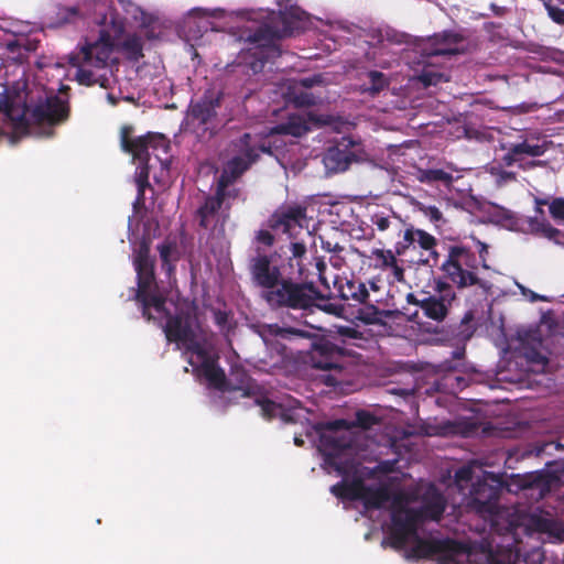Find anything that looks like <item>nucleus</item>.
<instances>
[{"mask_svg":"<svg viewBox=\"0 0 564 564\" xmlns=\"http://www.w3.org/2000/svg\"><path fill=\"white\" fill-rule=\"evenodd\" d=\"M367 78L369 79V85L362 84L360 86L361 93H368L373 96L388 86V80L382 73L369 72L367 73Z\"/></svg>","mask_w":564,"mask_h":564,"instance_id":"30","label":"nucleus"},{"mask_svg":"<svg viewBox=\"0 0 564 564\" xmlns=\"http://www.w3.org/2000/svg\"><path fill=\"white\" fill-rule=\"evenodd\" d=\"M491 9L494 10L495 14H497V15L502 14V12L505 10L503 8H500V7L496 6V4H492Z\"/></svg>","mask_w":564,"mask_h":564,"instance_id":"57","label":"nucleus"},{"mask_svg":"<svg viewBox=\"0 0 564 564\" xmlns=\"http://www.w3.org/2000/svg\"><path fill=\"white\" fill-rule=\"evenodd\" d=\"M275 1L279 7L278 15L263 9L229 12L220 8H194L183 18V30H189L194 25L216 29L213 20L220 21L221 26L231 23L241 24L245 31L240 39L253 46L241 53L239 63L249 65L252 72L257 73L263 67L264 46L272 39L308 29H321L322 20L310 17L293 0Z\"/></svg>","mask_w":564,"mask_h":564,"instance_id":"3","label":"nucleus"},{"mask_svg":"<svg viewBox=\"0 0 564 564\" xmlns=\"http://www.w3.org/2000/svg\"><path fill=\"white\" fill-rule=\"evenodd\" d=\"M390 500L393 501V496L387 485L378 487L366 485L362 503L367 509H380Z\"/></svg>","mask_w":564,"mask_h":564,"instance_id":"26","label":"nucleus"},{"mask_svg":"<svg viewBox=\"0 0 564 564\" xmlns=\"http://www.w3.org/2000/svg\"><path fill=\"white\" fill-rule=\"evenodd\" d=\"M332 423H350L347 420L339 419L335 420ZM355 423H379V417L376 415L372 410H359L356 412V422Z\"/></svg>","mask_w":564,"mask_h":564,"instance_id":"35","label":"nucleus"},{"mask_svg":"<svg viewBox=\"0 0 564 564\" xmlns=\"http://www.w3.org/2000/svg\"><path fill=\"white\" fill-rule=\"evenodd\" d=\"M41 76L32 84L7 82V89L0 96V135H9L14 142L24 134L30 124L41 126L40 135H52V127L68 117L67 96L58 83L50 87L42 85Z\"/></svg>","mask_w":564,"mask_h":564,"instance_id":"4","label":"nucleus"},{"mask_svg":"<svg viewBox=\"0 0 564 564\" xmlns=\"http://www.w3.org/2000/svg\"><path fill=\"white\" fill-rule=\"evenodd\" d=\"M251 272L254 281L267 291L263 296L272 306L286 305L295 308L310 307L317 295L313 282L302 285L280 280L279 268L268 257L253 260Z\"/></svg>","mask_w":564,"mask_h":564,"instance_id":"7","label":"nucleus"},{"mask_svg":"<svg viewBox=\"0 0 564 564\" xmlns=\"http://www.w3.org/2000/svg\"><path fill=\"white\" fill-rule=\"evenodd\" d=\"M406 497L403 492L393 495L391 525L389 529L390 545L403 549L411 535L416 533V527L422 521L417 509L406 508Z\"/></svg>","mask_w":564,"mask_h":564,"instance_id":"10","label":"nucleus"},{"mask_svg":"<svg viewBox=\"0 0 564 564\" xmlns=\"http://www.w3.org/2000/svg\"><path fill=\"white\" fill-rule=\"evenodd\" d=\"M294 444H295L296 446H303L304 441H303V438H301L300 436H295V437H294Z\"/></svg>","mask_w":564,"mask_h":564,"instance_id":"59","label":"nucleus"},{"mask_svg":"<svg viewBox=\"0 0 564 564\" xmlns=\"http://www.w3.org/2000/svg\"><path fill=\"white\" fill-rule=\"evenodd\" d=\"M258 240L264 245H271L273 237L269 231L261 230L257 236Z\"/></svg>","mask_w":564,"mask_h":564,"instance_id":"49","label":"nucleus"},{"mask_svg":"<svg viewBox=\"0 0 564 564\" xmlns=\"http://www.w3.org/2000/svg\"><path fill=\"white\" fill-rule=\"evenodd\" d=\"M435 238L421 230L409 228L403 234V242H399L398 252L402 253L405 251H419L422 250V254L419 262L430 263L431 259L436 256L435 252Z\"/></svg>","mask_w":564,"mask_h":564,"instance_id":"16","label":"nucleus"},{"mask_svg":"<svg viewBox=\"0 0 564 564\" xmlns=\"http://www.w3.org/2000/svg\"><path fill=\"white\" fill-rule=\"evenodd\" d=\"M220 96V89L213 86L198 101L193 102L183 122L184 131H189L198 138L212 134L215 128V108L218 106Z\"/></svg>","mask_w":564,"mask_h":564,"instance_id":"11","label":"nucleus"},{"mask_svg":"<svg viewBox=\"0 0 564 564\" xmlns=\"http://www.w3.org/2000/svg\"><path fill=\"white\" fill-rule=\"evenodd\" d=\"M388 47H389V43H382L381 51L388 50Z\"/></svg>","mask_w":564,"mask_h":564,"instance_id":"62","label":"nucleus"},{"mask_svg":"<svg viewBox=\"0 0 564 564\" xmlns=\"http://www.w3.org/2000/svg\"><path fill=\"white\" fill-rule=\"evenodd\" d=\"M480 549L487 555L489 564H542L543 561V554L539 551L521 558L520 551L514 545L495 550L490 542L485 541Z\"/></svg>","mask_w":564,"mask_h":564,"instance_id":"15","label":"nucleus"},{"mask_svg":"<svg viewBox=\"0 0 564 564\" xmlns=\"http://www.w3.org/2000/svg\"><path fill=\"white\" fill-rule=\"evenodd\" d=\"M29 50L28 40L23 35H14L0 41V56L7 61H22L25 52Z\"/></svg>","mask_w":564,"mask_h":564,"instance_id":"24","label":"nucleus"},{"mask_svg":"<svg viewBox=\"0 0 564 564\" xmlns=\"http://www.w3.org/2000/svg\"><path fill=\"white\" fill-rule=\"evenodd\" d=\"M455 477L458 481H470L473 479V469L464 466L456 471Z\"/></svg>","mask_w":564,"mask_h":564,"instance_id":"45","label":"nucleus"},{"mask_svg":"<svg viewBox=\"0 0 564 564\" xmlns=\"http://www.w3.org/2000/svg\"><path fill=\"white\" fill-rule=\"evenodd\" d=\"M329 26H330L332 29H335V28H341V22H339V21L329 22Z\"/></svg>","mask_w":564,"mask_h":564,"instance_id":"60","label":"nucleus"},{"mask_svg":"<svg viewBox=\"0 0 564 564\" xmlns=\"http://www.w3.org/2000/svg\"><path fill=\"white\" fill-rule=\"evenodd\" d=\"M348 290L350 291V294L343 293V297L348 299L349 296L355 299L358 302H364L368 296V291L361 283H348Z\"/></svg>","mask_w":564,"mask_h":564,"instance_id":"36","label":"nucleus"},{"mask_svg":"<svg viewBox=\"0 0 564 564\" xmlns=\"http://www.w3.org/2000/svg\"><path fill=\"white\" fill-rule=\"evenodd\" d=\"M536 364L538 366L541 367V369H543L546 365V359L544 357L539 356L536 359Z\"/></svg>","mask_w":564,"mask_h":564,"instance_id":"56","label":"nucleus"},{"mask_svg":"<svg viewBox=\"0 0 564 564\" xmlns=\"http://www.w3.org/2000/svg\"><path fill=\"white\" fill-rule=\"evenodd\" d=\"M379 65L382 67H388L389 64L386 61H379Z\"/></svg>","mask_w":564,"mask_h":564,"instance_id":"61","label":"nucleus"},{"mask_svg":"<svg viewBox=\"0 0 564 564\" xmlns=\"http://www.w3.org/2000/svg\"><path fill=\"white\" fill-rule=\"evenodd\" d=\"M468 414H463L458 423H484L487 419L486 406L484 404H473L468 411Z\"/></svg>","mask_w":564,"mask_h":564,"instance_id":"32","label":"nucleus"},{"mask_svg":"<svg viewBox=\"0 0 564 564\" xmlns=\"http://www.w3.org/2000/svg\"><path fill=\"white\" fill-rule=\"evenodd\" d=\"M149 243L143 239L133 257L138 278L137 300L143 316L161 325L166 338L182 350L192 371L209 387L226 390L224 371L216 365V352L209 335L203 329L196 306L185 300L175 301L177 293L170 291L163 297L154 283L153 261Z\"/></svg>","mask_w":564,"mask_h":564,"instance_id":"1","label":"nucleus"},{"mask_svg":"<svg viewBox=\"0 0 564 564\" xmlns=\"http://www.w3.org/2000/svg\"><path fill=\"white\" fill-rule=\"evenodd\" d=\"M421 431L426 434H432L433 432H437L440 429L445 430L446 427H455L456 425H419Z\"/></svg>","mask_w":564,"mask_h":564,"instance_id":"47","label":"nucleus"},{"mask_svg":"<svg viewBox=\"0 0 564 564\" xmlns=\"http://www.w3.org/2000/svg\"><path fill=\"white\" fill-rule=\"evenodd\" d=\"M290 333L291 329H283L276 325H268L262 327L260 336L262 337L263 343L267 346H271L273 345L271 337L286 338V336L290 335Z\"/></svg>","mask_w":564,"mask_h":564,"instance_id":"34","label":"nucleus"},{"mask_svg":"<svg viewBox=\"0 0 564 564\" xmlns=\"http://www.w3.org/2000/svg\"><path fill=\"white\" fill-rule=\"evenodd\" d=\"M324 164L327 170L339 172L345 171L349 165L348 155L337 148H332L324 156Z\"/></svg>","mask_w":564,"mask_h":564,"instance_id":"28","label":"nucleus"},{"mask_svg":"<svg viewBox=\"0 0 564 564\" xmlns=\"http://www.w3.org/2000/svg\"><path fill=\"white\" fill-rule=\"evenodd\" d=\"M535 204H536V212H538L539 214H543V210H542V208H541V207H542L543 205H546V204H547V202H546V200H543V199H535Z\"/></svg>","mask_w":564,"mask_h":564,"instance_id":"55","label":"nucleus"},{"mask_svg":"<svg viewBox=\"0 0 564 564\" xmlns=\"http://www.w3.org/2000/svg\"><path fill=\"white\" fill-rule=\"evenodd\" d=\"M372 223L377 227L378 230L384 231L390 228L392 221L389 217H384L382 215H375L372 217Z\"/></svg>","mask_w":564,"mask_h":564,"instance_id":"43","label":"nucleus"},{"mask_svg":"<svg viewBox=\"0 0 564 564\" xmlns=\"http://www.w3.org/2000/svg\"><path fill=\"white\" fill-rule=\"evenodd\" d=\"M147 186H148V181L143 183V187H142V191H141V192L138 189V197H137V200H135V203H134V213H135V214H138L137 206L141 203V197H142V195H143V193H144V188H145ZM135 218H137V215H133V218H132V219H134V220H135Z\"/></svg>","mask_w":564,"mask_h":564,"instance_id":"51","label":"nucleus"},{"mask_svg":"<svg viewBox=\"0 0 564 564\" xmlns=\"http://www.w3.org/2000/svg\"><path fill=\"white\" fill-rule=\"evenodd\" d=\"M550 213L553 218L564 221V199L555 198L549 205Z\"/></svg>","mask_w":564,"mask_h":564,"instance_id":"41","label":"nucleus"},{"mask_svg":"<svg viewBox=\"0 0 564 564\" xmlns=\"http://www.w3.org/2000/svg\"><path fill=\"white\" fill-rule=\"evenodd\" d=\"M547 143L544 140L525 139L524 141L511 145L503 160L508 165L518 164L524 166L525 158H536L545 153Z\"/></svg>","mask_w":564,"mask_h":564,"instance_id":"19","label":"nucleus"},{"mask_svg":"<svg viewBox=\"0 0 564 564\" xmlns=\"http://www.w3.org/2000/svg\"><path fill=\"white\" fill-rule=\"evenodd\" d=\"M420 80L424 85L430 86V85H437L438 83L445 80V78H444L443 74L436 73L433 69L424 67L420 75Z\"/></svg>","mask_w":564,"mask_h":564,"instance_id":"38","label":"nucleus"},{"mask_svg":"<svg viewBox=\"0 0 564 564\" xmlns=\"http://www.w3.org/2000/svg\"><path fill=\"white\" fill-rule=\"evenodd\" d=\"M475 250L479 253V260L482 262V267L488 269L486 264V256L488 254V247L481 241H475Z\"/></svg>","mask_w":564,"mask_h":564,"instance_id":"44","label":"nucleus"},{"mask_svg":"<svg viewBox=\"0 0 564 564\" xmlns=\"http://www.w3.org/2000/svg\"><path fill=\"white\" fill-rule=\"evenodd\" d=\"M369 259L376 268L389 270L395 281L403 280V269L391 250L375 248L370 251Z\"/></svg>","mask_w":564,"mask_h":564,"instance_id":"21","label":"nucleus"},{"mask_svg":"<svg viewBox=\"0 0 564 564\" xmlns=\"http://www.w3.org/2000/svg\"><path fill=\"white\" fill-rule=\"evenodd\" d=\"M215 321L219 326L225 325L228 322V314L226 312H216L215 314Z\"/></svg>","mask_w":564,"mask_h":564,"instance_id":"50","label":"nucleus"},{"mask_svg":"<svg viewBox=\"0 0 564 564\" xmlns=\"http://www.w3.org/2000/svg\"><path fill=\"white\" fill-rule=\"evenodd\" d=\"M390 315L389 311H380L373 305H365L358 310L357 318L366 324H383Z\"/></svg>","mask_w":564,"mask_h":564,"instance_id":"29","label":"nucleus"},{"mask_svg":"<svg viewBox=\"0 0 564 564\" xmlns=\"http://www.w3.org/2000/svg\"><path fill=\"white\" fill-rule=\"evenodd\" d=\"M497 429V425H491V424H488V425H484V433H489L490 431H494Z\"/></svg>","mask_w":564,"mask_h":564,"instance_id":"58","label":"nucleus"},{"mask_svg":"<svg viewBox=\"0 0 564 564\" xmlns=\"http://www.w3.org/2000/svg\"><path fill=\"white\" fill-rule=\"evenodd\" d=\"M329 123L328 117L316 116L312 111H301L289 117V121L285 124H280L271 128L265 133L250 134L246 133L235 144L237 154L230 159L218 181L217 194L215 197L206 199L204 206L198 210L200 225L205 228H215L218 225L223 226L227 214L226 209H223V202L227 195V187L231 184L239 175H241L258 158L260 152H269L278 150V138L280 135H293L301 137L306 133L313 127Z\"/></svg>","mask_w":564,"mask_h":564,"instance_id":"5","label":"nucleus"},{"mask_svg":"<svg viewBox=\"0 0 564 564\" xmlns=\"http://www.w3.org/2000/svg\"><path fill=\"white\" fill-rule=\"evenodd\" d=\"M470 546L453 539H419L410 551L414 558H435L438 564H462Z\"/></svg>","mask_w":564,"mask_h":564,"instance_id":"9","label":"nucleus"},{"mask_svg":"<svg viewBox=\"0 0 564 564\" xmlns=\"http://www.w3.org/2000/svg\"><path fill=\"white\" fill-rule=\"evenodd\" d=\"M304 210L301 207H290L275 213L271 218V228L275 235L285 234L296 238L303 231Z\"/></svg>","mask_w":564,"mask_h":564,"instance_id":"17","label":"nucleus"},{"mask_svg":"<svg viewBox=\"0 0 564 564\" xmlns=\"http://www.w3.org/2000/svg\"><path fill=\"white\" fill-rule=\"evenodd\" d=\"M478 260L467 247H453L448 260L443 263V270L447 278L458 288H466L478 283L474 273Z\"/></svg>","mask_w":564,"mask_h":564,"instance_id":"13","label":"nucleus"},{"mask_svg":"<svg viewBox=\"0 0 564 564\" xmlns=\"http://www.w3.org/2000/svg\"><path fill=\"white\" fill-rule=\"evenodd\" d=\"M457 41V35L454 34L434 35L420 40L415 44V52H420L425 57L456 54L458 53Z\"/></svg>","mask_w":564,"mask_h":564,"instance_id":"18","label":"nucleus"},{"mask_svg":"<svg viewBox=\"0 0 564 564\" xmlns=\"http://www.w3.org/2000/svg\"><path fill=\"white\" fill-rule=\"evenodd\" d=\"M307 436H318V449L324 455L325 463L339 475L347 476L356 469L352 458H347V452L355 447L352 429L367 432L372 425H310Z\"/></svg>","mask_w":564,"mask_h":564,"instance_id":"8","label":"nucleus"},{"mask_svg":"<svg viewBox=\"0 0 564 564\" xmlns=\"http://www.w3.org/2000/svg\"><path fill=\"white\" fill-rule=\"evenodd\" d=\"M417 178L424 183L443 182L448 184L452 181V175L443 170L431 169L420 171Z\"/></svg>","mask_w":564,"mask_h":564,"instance_id":"31","label":"nucleus"},{"mask_svg":"<svg viewBox=\"0 0 564 564\" xmlns=\"http://www.w3.org/2000/svg\"><path fill=\"white\" fill-rule=\"evenodd\" d=\"M517 286L519 288V290L521 291V294L528 299L531 303L533 302H536V301H544V302H550L551 299L545 296V295H540L533 291H531L530 289L523 286L522 284L520 283H516Z\"/></svg>","mask_w":564,"mask_h":564,"instance_id":"42","label":"nucleus"},{"mask_svg":"<svg viewBox=\"0 0 564 564\" xmlns=\"http://www.w3.org/2000/svg\"><path fill=\"white\" fill-rule=\"evenodd\" d=\"M118 2L119 8H100L96 25L87 34L85 45L79 54L72 55L68 59V73L74 70V76L82 85L98 83L108 89L106 97L112 106L123 98L121 91L107 77L109 64L113 61V51L121 47L130 58L138 59L142 55L141 39L148 35L145 29L153 21V17L135 3L122 0Z\"/></svg>","mask_w":564,"mask_h":564,"instance_id":"2","label":"nucleus"},{"mask_svg":"<svg viewBox=\"0 0 564 564\" xmlns=\"http://www.w3.org/2000/svg\"><path fill=\"white\" fill-rule=\"evenodd\" d=\"M544 7L555 23L564 25V9L552 6L550 1H544Z\"/></svg>","mask_w":564,"mask_h":564,"instance_id":"40","label":"nucleus"},{"mask_svg":"<svg viewBox=\"0 0 564 564\" xmlns=\"http://www.w3.org/2000/svg\"><path fill=\"white\" fill-rule=\"evenodd\" d=\"M315 270L316 275L318 276L322 285L325 288V290L330 292V283H333L334 286H336L337 281L335 278L332 279V281L328 278L326 265L322 261H316L315 263Z\"/></svg>","mask_w":564,"mask_h":564,"instance_id":"37","label":"nucleus"},{"mask_svg":"<svg viewBox=\"0 0 564 564\" xmlns=\"http://www.w3.org/2000/svg\"><path fill=\"white\" fill-rule=\"evenodd\" d=\"M454 299L453 290L449 286H443L440 289L438 296L424 297L420 301V305L427 317L442 321L446 316L447 308Z\"/></svg>","mask_w":564,"mask_h":564,"instance_id":"20","label":"nucleus"},{"mask_svg":"<svg viewBox=\"0 0 564 564\" xmlns=\"http://www.w3.org/2000/svg\"><path fill=\"white\" fill-rule=\"evenodd\" d=\"M160 257L162 260V267L165 269L169 279L172 278L174 270V262L180 258V249L175 241H165L159 247Z\"/></svg>","mask_w":564,"mask_h":564,"instance_id":"27","label":"nucleus"},{"mask_svg":"<svg viewBox=\"0 0 564 564\" xmlns=\"http://www.w3.org/2000/svg\"><path fill=\"white\" fill-rule=\"evenodd\" d=\"M321 82V76H313L304 78L299 83H293L292 86H290L292 91L288 94V99L299 107L313 105L315 102L314 97L306 88L313 87Z\"/></svg>","mask_w":564,"mask_h":564,"instance_id":"23","label":"nucleus"},{"mask_svg":"<svg viewBox=\"0 0 564 564\" xmlns=\"http://www.w3.org/2000/svg\"><path fill=\"white\" fill-rule=\"evenodd\" d=\"M132 129L123 127L120 133L121 147L138 161L135 183L142 191L143 183L149 178V170L159 164L160 173L154 175L156 183L165 187L170 182V144L166 138L158 133H149L138 139H131Z\"/></svg>","mask_w":564,"mask_h":564,"instance_id":"6","label":"nucleus"},{"mask_svg":"<svg viewBox=\"0 0 564 564\" xmlns=\"http://www.w3.org/2000/svg\"><path fill=\"white\" fill-rule=\"evenodd\" d=\"M502 481L499 476L487 473L471 486L468 507L482 518L494 517L499 510Z\"/></svg>","mask_w":564,"mask_h":564,"instance_id":"12","label":"nucleus"},{"mask_svg":"<svg viewBox=\"0 0 564 564\" xmlns=\"http://www.w3.org/2000/svg\"><path fill=\"white\" fill-rule=\"evenodd\" d=\"M446 386H449L451 388H454V381H456L457 387H462L465 384L464 379H462L458 376H455L454 373H449L445 377Z\"/></svg>","mask_w":564,"mask_h":564,"instance_id":"48","label":"nucleus"},{"mask_svg":"<svg viewBox=\"0 0 564 564\" xmlns=\"http://www.w3.org/2000/svg\"><path fill=\"white\" fill-rule=\"evenodd\" d=\"M137 227H138L137 220L129 219L128 228H129V232H130V240L132 239V237H137V230H138Z\"/></svg>","mask_w":564,"mask_h":564,"instance_id":"52","label":"nucleus"},{"mask_svg":"<svg viewBox=\"0 0 564 564\" xmlns=\"http://www.w3.org/2000/svg\"><path fill=\"white\" fill-rule=\"evenodd\" d=\"M430 216L433 219L438 220L441 218V212L436 207H431L430 208Z\"/></svg>","mask_w":564,"mask_h":564,"instance_id":"53","label":"nucleus"},{"mask_svg":"<svg viewBox=\"0 0 564 564\" xmlns=\"http://www.w3.org/2000/svg\"><path fill=\"white\" fill-rule=\"evenodd\" d=\"M520 487H521V488H527V487H529V482H521V484H520Z\"/></svg>","mask_w":564,"mask_h":564,"instance_id":"64","label":"nucleus"},{"mask_svg":"<svg viewBox=\"0 0 564 564\" xmlns=\"http://www.w3.org/2000/svg\"><path fill=\"white\" fill-rule=\"evenodd\" d=\"M257 404L264 420H281L285 423H310L311 413L294 399H285L275 403L269 399H261Z\"/></svg>","mask_w":564,"mask_h":564,"instance_id":"14","label":"nucleus"},{"mask_svg":"<svg viewBox=\"0 0 564 564\" xmlns=\"http://www.w3.org/2000/svg\"><path fill=\"white\" fill-rule=\"evenodd\" d=\"M318 366L322 367V368H330L332 364H325V365H318Z\"/></svg>","mask_w":564,"mask_h":564,"instance_id":"63","label":"nucleus"},{"mask_svg":"<svg viewBox=\"0 0 564 564\" xmlns=\"http://www.w3.org/2000/svg\"><path fill=\"white\" fill-rule=\"evenodd\" d=\"M445 507L446 502L443 495L434 490L424 498L423 506L417 510L421 512V520L438 521L445 511Z\"/></svg>","mask_w":564,"mask_h":564,"instance_id":"25","label":"nucleus"},{"mask_svg":"<svg viewBox=\"0 0 564 564\" xmlns=\"http://www.w3.org/2000/svg\"><path fill=\"white\" fill-rule=\"evenodd\" d=\"M366 484L361 478H355L351 481L341 480L333 485L330 492L339 499L348 501H362Z\"/></svg>","mask_w":564,"mask_h":564,"instance_id":"22","label":"nucleus"},{"mask_svg":"<svg viewBox=\"0 0 564 564\" xmlns=\"http://www.w3.org/2000/svg\"><path fill=\"white\" fill-rule=\"evenodd\" d=\"M529 226L532 232H535L549 239H552L557 235L556 229H554L546 221L539 219L538 217L534 219H530Z\"/></svg>","mask_w":564,"mask_h":564,"instance_id":"33","label":"nucleus"},{"mask_svg":"<svg viewBox=\"0 0 564 564\" xmlns=\"http://www.w3.org/2000/svg\"><path fill=\"white\" fill-rule=\"evenodd\" d=\"M64 65L61 63H56L47 67L46 75L51 74L52 77H56L57 82L61 79V75L63 74Z\"/></svg>","mask_w":564,"mask_h":564,"instance_id":"46","label":"nucleus"},{"mask_svg":"<svg viewBox=\"0 0 564 564\" xmlns=\"http://www.w3.org/2000/svg\"><path fill=\"white\" fill-rule=\"evenodd\" d=\"M478 283H480V284H481V286H482L487 292H491V294H495V291H491V289L495 286V283H494V282H491V283H489V284H488V283H486V282H480V281L478 280Z\"/></svg>","mask_w":564,"mask_h":564,"instance_id":"54","label":"nucleus"},{"mask_svg":"<svg viewBox=\"0 0 564 564\" xmlns=\"http://www.w3.org/2000/svg\"><path fill=\"white\" fill-rule=\"evenodd\" d=\"M291 251L293 254V259H291V265H293V261H296V265L299 267V275L303 276V270L301 268L299 259L305 253V246L299 241H294L291 243Z\"/></svg>","mask_w":564,"mask_h":564,"instance_id":"39","label":"nucleus"}]
</instances>
